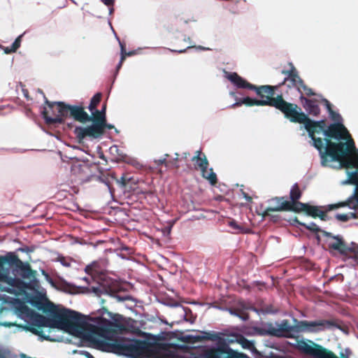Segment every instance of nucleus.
<instances>
[{"label":"nucleus","mask_w":358,"mask_h":358,"mask_svg":"<svg viewBox=\"0 0 358 358\" xmlns=\"http://www.w3.org/2000/svg\"><path fill=\"white\" fill-rule=\"evenodd\" d=\"M331 358H338L334 354H333L332 355V357Z\"/></svg>","instance_id":"473e14b6"},{"label":"nucleus","mask_w":358,"mask_h":358,"mask_svg":"<svg viewBox=\"0 0 358 358\" xmlns=\"http://www.w3.org/2000/svg\"><path fill=\"white\" fill-rule=\"evenodd\" d=\"M105 2V4L108 6V7H110L111 5H112V3L113 1H104Z\"/></svg>","instance_id":"c756f323"},{"label":"nucleus","mask_w":358,"mask_h":358,"mask_svg":"<svg viewBox=\"0 0 358 358\" xmlns=\"http://www.w3.org/2000/svg\"><path fill=\"white\" fill-rule=\"evenodd\" d=\"M101 101V94H96L91 100L90 104L89 105V110L92 114V117H93L95 115L96 110V106Z\"/></svg>","instance_id":"a211bd4d"},{"label":"nucleus","mask_w":358,"mask_h":358,"mask_svg":"<svg viewBox=\"0 0 358 358\" xmlns=\"http://www.w3.org/2000/svg\"><path fill=\"white\" fill-rule=\"evenodd\" d=\"M31 331H32V332H34V334H38V331H36V329L35 328H32V329H31Z\"/></svg>","instance_id":"7c9ffc66"},{"label":"nucleus","mask_w":358,"mask_h":358,"mask_svg":"<svg viewBox=\"0 0 358 358\" xmlns=\"http://www.w3.org/2000/svg\"><path fill=\"white\" fill-rule=\"evenodd\" d=\"M203 178L207 179L212 185H214L217 181L216 174L213 171L212 169H208V166L201 170Z\"/></svg>","instance_id":"dca6fc26"},{"label":"nucleus","mask_w":358,"mask_h":358,"mask_svg":"<svg viewBox=\"0 0 358 358\" xmlns=\"http://www.w3.org/2000/svg\"><path fill=\"white\" fill-rule=\"evenodd\" d=\"M301 191L295 184L290 190V199L292 202L285 201L282 198L276 199L274 201L276 205L270 208L272 211H278L282 210H292L296 212H306L308 215L316 217H319L324 220V214L323 211L317 206H310L308 204L297 202L296 201L301 196Z\"/></svg>","instance_id":"20e7f679"},{"label":"nucleus","mask_w":358,"mask_h":358,"mask_svg":"<svg viewBox=\"0 0 358 358\" xmlns=\"http://www.w3.org/2000/svg\"><path fill=\"white\" fill-rule=\"evenodd\" d=\"M301 87H303V90H304V91H305L306 94H307V95H308V96H310V95H313V92H312V90H311V89L306 87V86H304L303 85V86H301Z\"/></svg>","instance_id":"bb28decb"},{"label":"nucleus","mask_w":358,"mask_h":358,"mask_svg":"<svg viewBox=\"0 0 358 358\" xmlns=\"http://www.w3.org/2000/svg\"><path fill=\"white\" fill-rule=\"evenodd\" d=\"M306 227L310 230L313 231H319L320 229L318 227L316 226L314 223H310L309 225L306 226Z\"/></svg>","instance_id":"a878e982"},{"label":"nucleus","mask_w":358,"mask_h":358,"mask_svg":"<svg viewBox=\"0 0 358 358\" xmlns=\"http://www.w3.org/2000/svg\"><path fill=\"white\" fill-rule=\"evenodd\" d=\"M225 77L230 80L235 86L240 88H248L251 90H255L257 92V95L259 96L261 98L260 99H253L250 97H245L242 99H241L239 101L234 103L232 106H241L242 104H245L247 106H271L275 107L274 105H272L271 103H265L262 104L259 103L262 101H266L268 100L271 102L273 100H282V98H272L271 96H273V89L272 87L269 85H264L260 87H256L255 86L250 84L248 83L245 80H244L243 78L240 77L237 73H228L224 72Z\"/></svg>","instance_id":"7ed1b4c3"},{"label":"nucleus","mask_w":358,"mask_h":358,"mask_svg":"<svg viewBox=\"0 0 358 358\" xmlns=\"http://www.w3.org/2000/svg\"><path fill=\"white\" fill-rule=\"evenodd\" d=\"M48 106L55 114V117H50L47 110L43 112V117L48 123L62 122L64 117L69 115L71 106L62 103H48Z\"/></svg>","instance_id":"423d86ee"},{"label":"nucleus","mask_w":358,"mask_h":358,"mask_svg":"<svg viewBox=\"0 0 358 358\" xmlns=\"http://www.w3.org/2000/svg\"><path fill=\"white\" fill-rule=\"evenodd\" d=\"M166 161V159H158V160H155V162L157 164H162L164 163V162Z\"/></svg>","instance_id":"c85d7f7f"},{"label":"nucleus","mask_w":358,"mask_h":358,"mask_svg":"<svg viewBox=\"0 0 358 358\" xmlns=\"http://www.w3.org/2000/svg\"><path fill=\"white\" fill-rule=\"evenodd\" d=\"M259 103H271L280 110L293 122L303 124L319 150L322 163L331 167H353L358 169V150L349 131L343 124H331L327 127L324 120L313 121L296 106L282 100L262 101Z\"/></svg>","instance_id":"f03ea898"},{"label":"nucleus","mask_w":358,"mask_h":358,"mask_svg":"<svg viewBox=\"0 0 358 358\" xmlns=\"http://www.w3.org/2000/svg\"><path fill=\"white\" fill-rule=\"evenodd\" d=\"M330 325V323L326 320L301 321L296 327L301 331L317 332L329 328Z\"/></svg>","instance_id":"0eeeda50"},{"label":"nucleus","mask_w":358,"mask_h":358,"mask_svg":"<svg viewBox=\"0 0 358 358\" xmlns=\"http://www.w3.org/2000/svg\"><path fill=\"white\" fill-rule=\"evenodd\" d=\"M88 168L85 164H74L72 166V171L74 174H79L80 172H84Z\"/></svg>","instance_id":"5701e85b"},{"label":"nucleus","mask_w":358,"mask_h":358,"mask_svg":"<svg viewBox=\"0 0 358 358\" xmlns=\"http://www.w3.org/2000/svg\"><path fill=\"white\" fill-rule=\"evenodd\" d=\"M192 160L195 162V168L200 171L208 166L207 159L206 156L201 152V151H197V156L194 157Z\"/></svg>","instance_id":"4468645a"},{"label":"nucleus","mask_w":358,"mask_h":358,"mask_svg":"<svg viewBox=\"0 0 358 358\" xmlns=\"http://www.w3.org/2000/svg\"><path fill=\"white\" fill-rule=\"evenodd\" d=\"M9 271L8 270L3 271V273L0 274V282H4L10 286H16L18 283V280L15 278L8 277Z\"/></svg>","instance_id":"f3484780"},{"label":"nucleus","mask_w":358,"mask_h":358,"mask_svg":"<svg viewBox=\"0 0 358 358\" xmlns=\"http://www.w3.org/2000/svg\"><path fill=\"white\" fill-rule=\"evenodd\" d=\"M229 225L234 230L235 233H248L249 231V229L238 224L235 221L229 222Z\"/></svg>","instance_id":"4be33fe9"},{"label":"nucleus","mask_w":358,"mask_h":358,"mask_svg":"<svg viewBox=\"0 0 358 358\" xmlns=\"http://www.w3.org/2000/svg\"><path fill=\"white\" fill-rule=\"evenodd\" d=\"M22 36H19L10 47L3 48V51L6 54L15 52L20 46Z\"/></svg>","instance_id":"6ab92c4d"},{"label":"nucleus","mask_w":358,"mask_h":358,"mask_svg":"<svg viewBox=\"0 0 358 358\" xmlns=\"http://www.w3.org/2000/svg\"><path fill=\"white\" fill-rule=\"evenodd\" d=\"M131 320L119 314L107 313L100 317L92 327V345L103 351L111 352L130 358H238L240 353L232 351L228 345L239 343L245 349H252V343L238 334H222L219 337L217 348H194L180 345L201 342L206 336L183 335L181 333L169 334L170 343L153 345L145 343L126 339L119 333L126 331Z\"/></svg>","instance_id":"f257e3e1"},{"label":"nucleus","mask_w":358,"mask_h":358,"mask_svg":"<svg viewBox=\"0 0 358 358\" xmlns=\"http://www.w3.org/2000/svg\"><path fill=\"white\" fill-rule=\"evenodd\" d=\"M293 327L288 324L287 320H282L279 323L271 324L268 331L271 334L276 336H288Z\"/></svg>","instance_id":"1a4fd4ad"},{"label":"nucleus","mask_w":358,"mask_h":358,"mask_svg":"<svg viewBox=\"0 0 358 358\" xmlns=\"http://www.w3.org/2000/svg\"><path fill=\"white\" fill-rule=\"evenodd\" d=\"M348 206L351 209H358V186L355 189V192L345 203H339L331 206L330 209L333 208H338L341 206Z\"/></svg>","instance_id":"f8f14e48"},{"label":"nucleus","mask_w":358,"mask_h":358,"mask_svg":"<svg viewBox=\"0 0 358 358\" xmlns=\"http://www.w3.org/2000/svg\"><path fill=\"white\" fill-rule=\"evenodd\" d=\"M299 349L306 354L312 356L313 358H331L333 353L325 349L313 347L306 343L299 345Z\"/></svg>","instance_id":"6e6552de"},{"label":"nucleus","mask_w":358,"mask_h":358,"mask_svg":"<svg viewBox=\"0 0 358 358\" xmlns=\"http://www.w3.org/2000/svg\"><path fill=\"white\" fill-rule=\"evenodd\" d=\"M323 101H324V103L325 104V106H326L327 109L329 111L330 118L333 121H334V124H343L342 123L343 120H342V118H341V115L338 113H336V112L332 110V109L331 108L330 103L327 100H326V99H324Z\"/></svg>","instance_id":"2eb2a0df"},{"label":"nucleus","mask_w":358,"mask_h":358,"mask_svg":"<svg viewBox=\"0 0 358 358\" xmlns=\"http://www.w3.org/2000/svg\"><path fill=\"white\" fill-rule=\"evenodd\" d=\"M91 358H93L92 357H91Z\"/></svg>","instance_id":"72a5a7b5"},{"label":"nucleus","mask_w":358,"mask_h":358,"mask_svg":"<svg viewBox=\"0 0 358 358\" xmlns=\"http://www.w3.org/2000/svg\"><path fill=\"white\" fill-rule=\"evenodd\" d=\"M106 106L104 105L101 110H96L92 117V125L87 127H78L75 129V135L80 141L86 137L99 138L103 134L105 129L114 128L113 125L106 123Z\"/></svg>","instance_id":"39448f33"},{"label":"nucleus","mask_w":358,"mask_h":358,"mask_svg":"<svg viewBox=\"0 0 358 358\" xmlns=\"http://www.w3.org/2000/svg\"><path fill=\"white\" fill-rule=\"evenodd\" d=\"M329 245L331 248L338 250L341 251L343 249V243L340 239L333 240L331 242L329 243Z\"/></svg>","instance_id":"b1692460"},{"label":"nucleus","mask_w":358,"mask_h":358,"mask_svg":"<svg viewBox=\"0 0 358 358\" xmlns=\"http://www.w3.org/2000/svg\"><path fill=\"white\" fill-rule=\"evenodd\" d=\"M356 217V213L354 212H351L350 213H339L336 215V218L341 222H346L350 219H355Z\"/></svg>","instance_id":"aec40b11"},{"label":"nucleus","mask_w":358,"mask_h":358,"mask_svg":"<svg viewBox=\"0 0 358 358\" xmlns=\"http://www.w3.org/2000/svg\"><path fill=\"white\" fill-rule=\"evenodd\" d=\"M90 269V266H87L86 268H85L87 272H88Z\"/></svg>","instance_id":"2f4dec72"},{"label":"nucleus","mask_w":358,"mask_h":358,"mask_svg":"<svg viewBox=\"0 0 358 358\" xmlns=\"http://www.w3.org/2000/svg\"><path fill=\"white\" fill-rule=\"evenodd\" d=\"M285 82L287 83L289 86L292 85L293 87H296L299 90H300V87L303 86L301 79L299 77L294 69L292 70L289 76L285 79Z\"/></svg>","instance_id":"ddd939ff"},{"label":"nucleus","mask_w":358,"mask_h":358,"mask_svg":"<svg viewBox=\"0 0 358 358\" xmlns=\"http://www.w3.org/2000/svg\"><path fill=\"white\" fill-rule=\"evenodd\" d=\"M301 100L303 107L310 115L317 116L320 114V109L315 101L307 99L302 96Z\"/></svg>","instance_id":"9b49d317"},{"label":"nucleus","mask_w":358,"mask_h":358,"mask_svg":"<svg viewBox=\"0 0 358 358\" xmlns=\"http://www.w3.org/2000/svg\"><path fill=\"white\" fill-rule=\"evenodd\" d=\"M243 195L244 196V198L248 201H252V196H248V194H246L245 192L243 193Z\"/></svg>","instance_id":"cd10ccee"},{"label":"nucleus","mask_w":358,"mask_h":358,"mask_svg":"<svg viewBox=\"0 0 358 358\" xmlns=\"http://www.w3.org/2000/svg\"><path fill=\"white\" fill-rule=\"evenodd\" d=\"M69 115L80 122H85L92 120V117H90L82 107L71 106Z\"/></svg>","instance_id":"9d476101"},{"label":"nucleus","mask_w":358,"mask_h":358,"mask_svg":"<svg viewBox=\"0 0 358 358\" xmlns=\"http://www.w3.org/2000/svg\"><path fill=\"white\" fill-rule=\"evenodd\" d=\"M343 184H353L358 185V172L354 171L348 173V178L347 180L343 182Z\"/></svg>","instance_id":"412c9836"},{"label":"nucleus","mask_w":358,"mask_h":358,"mask_svg":"<svg viewBox=\"0 0 358 358\" xmlns=\"http://www.w3.org/2000/svg\"><path fill=\"white\" fill-rule=\"evenodd\" d=\"M119 43H120V48H121V59H120V62L119 64V67H120L122 65L123 60L125 59V57L127 55L130 56L133 53L132 52L126 53L124 45L120 41H119Z\"/></svg>","instance_id":"393cba45"}]
</instances>
